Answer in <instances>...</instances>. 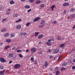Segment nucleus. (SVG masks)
<instances>
[{"label": "nucleus", "instance_id": "nucleus-1", "mask_svg": "<svg viewBox=\"0 0 75 75\" xmlns=\"http://www.w3.org/2000/svg\"><path fill=\"white\" fill-rule=\"evenodd\" d=\"M40 25L39 26V27H42L45 25V21L42 20L40 23Z\"/></svg>", "mask_w": 75, "mask_h": 75}, {"label": "nucleus", "instance_id": "nucleus-2", "mask_svg": "<svg viewBox=\"0 0 75 75\" xmlns=\"http://www.w3.org/2000/svg\"><path fill=\"white\" fill-rule=\"evenodd\" d=\"M20 67V65L19 64H16L14 65V68L16 69H18Z\"/></svg>", "mask_w": 75, "mask_h": 75}, {"label": "nucleus", "instance_id": "nucleus-3", "mask_svg": "<svg viewBox=\"0 0 75 75\" xmlns=\"http://www.w3.org/2000/svg\"><path fill=\"white\" fill-rule=\"evenodd\" d=\"M27 35V33H25V32H23L22 33H21L19 34V35L21 37H22V35L25 36V35Z\"/></svg>", "mask_w": 75, "mask_h": 75}, {"label": "nucleus", "instance_id": "nucleus-4", "mask_svg": "<svg viewBox=\"0 0 75 75\" xmlns=\"http://www.w3.org/2000/svg\"><path fill=\"white\" fill-rule=\"evenodd\" d=\"M59 49L58 48L54 49L53 50V53H54V54H57L59 52Z\"/></svg>", "mask_w": 75, "mask_h": 75}, {"label": "nucleus", "instance_id": "nucleus-5", "mask_svg": "<svg viewBox=\"0 0 75 75\" xmlns=\"http://www.w3.org/2000/svg\"><path fill=\"white\" fill-rule=\"evenodd\" d=\"M0 61H1V62H6V60L3 58L1 57L0 59Z\"/></svg>", "mask_w": 75, "mask_h": 75}, {"label": "nucleus", "instance_id": "nucleus-6", "mask_svg": "<svg viewBox=\"0 0 75 75\" xmlns=\"http://www.w3.org/2000/svg\"><path fill=\"white\" fill-rule=\"evenodd\" d=\"M56 38L57 40L60 41V40H61V38H62V37L61 36V35H58L57 36Z\"/></svg>", "mask_w": 75, "mask_h": 75}, {"label": "nucleus", "instance_id": "nucleus-7", "mask_svg": "<svg viewBox=\"0 0 75 75\" xmlns=\"http://www.w3.org/2000/svg\"><path fill=\"white\" fill-rule=\"evenodd\" d=\"M75 18V14H71L70 15L71 20H73Z\"/></svg>", "mask_w": 75, "mask_h": 75}, {"label": "nucleus", "instance_id": "nucleus-8", "mask_svg": "<svg viewBox=\"0 0 75 75\" xmlns=\"http://www.w3.org/2000/svg\"><path fill=\"white\" fill-rule=\"evenodd\" d=\"M40 19V18L39 17H37L33 19V21L34 22H36V21H37L38 20Z\"/></svg>", "mask_w": 75, "mask_h": 75}, {"label": "nucleus", "instance_id": "nucleus-9", "mask_svg": "<svg viewBox=\"0 0 75 75\" xmlns=\"http://www.w3.org/2000/svg\"><path fill=\"white\" fill-rule=\"evenodd\" d=\"M36 48H33L31 49V52H32L33 53H34V52H35V51H36Z\"/></svg>", "mask_w": 75, "mask_h": 75}, {"label": "nucleus", "instance_id": "nucleus-10", "mask_svg": "<svg viewBox=\"0 0 75 75\" xmlns=\"http://www.w3.org/2000/svg\"><path fill=\"white\" fill-rule=\"evenodd\" d=\"M69 5V4L68 3L65 2L63 4V6H68Z\"/></svg>", "mask_w": 75, "mask_h": 75}, {"label": "nucleus", "instance_id": "nucleus-11", "mask_svg": "<svg viewBox=\"0 0 75 75\" xmlns=\"http://www.w3.org/2000/svg\"><path fill=\"white\" fill-rule=\"evenodd\" d=\"M5 72V70H4L0 71V75H3L4 74Z\"/></svg>", "mask_w": 75, "mask_h": 75}, {"label": "nucleus", "instance_id": "nucleus-12", "mask_svg": "<svg viewBox=\"0 0 75 75\" xmlns=\"http://www.w3.org/2000/svg\"><path fill=\"white\" fill-rule=\"evenodd\" d=\"M21 28V26L20 25H17L16 27V29H20Z\"/></svg>", "mask_w": 75, "mask_h": 75}, {"label": "nucleus", "instance_id": "nucleus-13", "mask_svg": "<svg viewBox=\"0 0 75 75\" xmlns=\"http://www.w3.org/2000/svg\"><path fill=\"white\" fill-rule=\"evenodd\" d=\"M41 2V1L40 0H37L35 2V4H39Z\"/></svg>", "mask_w": 75, "mask_h": 75}, {"label": "nucleus", "instance_id": "nucleus-14", "mask_svg": "<svg viewBox=\"0 0 75 75\" xmlns=\"http://www.w3.org/2000/svg\"><path fill=\"white\" fill-rule=\"evenodd\" d=\"M48 65V61H45V67H47Z\"/></svg>", "mask_w": 75, "mask_h": 75}, {"label": "nucleus", "instance_id": "nucleus-15", "mask_svg": "<svg viewBox=\"0 0 75 75\" xmlns=\"http://www.w3.org/2000/svg\"><path fill=\"white\" fill-rule=\"evenodd\" d=\"M6 41L7 42L10 43V42H11V39H7L6 40Z\"/></svg>", "mask_w": 75, "mask_h": 75}, {"label": "nucleus", "instance_id": "nucleus-16", "mask_svg": "<svg viewBox=\"0 0 75 75\" xmlns=\"http://www.w3.org/2000/svg\"><path fill=\"white\" fill-rule=\"evenodd\" d=\"M45 44L46 45H47L48 46H51V43L46 42H45Z\"/></svg>", "mask_w": 75, "mask_h": 75}, {"label": "nucleus", "instance_id": "nucleus-17", "mask_svg": "<svg viewBox=\"0 0 75 75\" xmlns=\"http://www.w3.org/2000/svg\"><path fill=\"white\" fill-rule=\"evenodd\" d=\"M43 37V35H40L38 36V39H41V38H42Z\"/></svg>", "mask_w": 75, "mask_h": 75}, {"label": "nucleus", "instance_id": "nucleus-18", "mask_svg": "<svg viewBox=\"0 0 75 75\" xmlns=\"http://www.w3.org/2000/svg\"><path fill=\"white\" fill-rule=\"evenodd\" d=\"M51 41H54V38H51L48 40V42H50Z\"/></svg>", "mask_w": 75, "mask_h": 75}, {"label": "nucleus", "instance_id": "nucleus-19", "mask_svg": "<svg viewBox=\"0 0 75 75\" xmlns=\"http://www.w3.org/2000/svg\"><path fill=\"white\" fill-rule=\"evenodd\" d=\"M13 53H9L8 56V57L9 58H11L13 57Z\"/></svg>", "mask_w": 75, "mask_h": 75}, {"label": "nucleus", "instance_id": "nucleus-20", "mask_svg": "<svg viewBox=\"0 0 75 75\" xmlns=\"http://www.w3.org/2000/svg\"><path fill=\"white\" fill-rule=\"evenodd\" d=\"M10 36L11 37H15V33H13L10 35Z\"/></svg>", "mask_w": 75, "mask_h": 75}, {"label": "nucleus", "instance_id": "nucleus-21", "mask_svg": "<svg viewBox=\"0 0 75 75\" xmlns=\"http://www.w3.org/2000/svg\"><path fill=\"white\" fill-rule=\"evenodd\" d=\"M9 3L10 4H14V1L12 0L9 2Z\"/></svg>", "mask_w": 75, "mask_h": 75}, {"label": "nucleus", "instance_id": "nucleus-22", "mask_svg": "<svg viewBox=\"0 0 75 75\" xmlns=\"http://www.w3.org/2000/svg\"><path fill=\"white\" fill-rule=\"evenodd\" d=\"M67 65V63L66 62H64L63 64H62V66L64 67V66H66Z\"/></svg>", "mask_w": 75, "mask_h": 75}, {"label": "nucleus", "instance_id": "nucleus-23", "mask_svg": "<svg viewBox=\"0 0 75 75\" xmlns=\"http://www.w3.org/2000/svg\"><path fill=\"white\" fill-rule=\"evenodd\" d=\"M7 30V29L6 28H3L1 31V32H5Z\"/></svg>", "mask_w": 75, "mask_h": 75}, {"label": "nucleus", "instance_id": "nucleus-24", "mask_svg": "<svg viewBox=\"0 0 75 75\" xmlns=\"http://www.w3.org/2000/svg\"><path fill=\"white\" fill-rule=\"evenodd\" d=\"M30 7V6L29 5H26L25 6V8H29Z\"/></svg>", "mask_w": 75, "mask_h": 75}, {"label": "nucleus", "instance_id": "nucleus-25", "mask_svg": "<svg viewBox=\"0 0 75 75\" xmlns=\"http://www.w3.org/2000/svg\"><path fill=\"white\" fill-rule=\"evenodd\" d=\"M18 16V14L15 13L13 15V17H17Z\"/></svg>", "mask_w": 75, "mask_h": 75}, {"label": "nucleus", "instance_id": "nucleus-26", "mask_svg": "<svg viewBox=\"0 0 75 75\" xmlns=\"http://www.w3.org/2000/svg\"><path fill=\"white\" fill-rule=\"evenodd\" d=\"M10 47V46H6L4 47L5 50H7V48H9Z\"/></svg>", "mask_w": 75, "mask_h": 75}, {"label": "nucleus", "instance_id": "nucleus-27", "mask_svg": "<svg viewBox=\"0 0 75 75\" xmlns=\"http://www.w3.org/2000/svg\"><path fill=\"white\" fill-rule=\"evenodd\" d=\"M12 57L14 58H16V55L15 54H13L12 55Z\"/></svg>", "mask_w": 75, "mask_h": 75}, {"label": "nucleus", "instance_id": "nucleus-28", "mask_svg": "<svg viewBox=\"0 0 75 75\" xmlns=\"http://www.w3.org/2000/svg\"><path fill=\"white\" fill-rule=\"evenodd\" d=\"M74 11H75V10H74V8H71L70 10V11L71 12H74Z\"/></svg>", "mask_w": 75, "mask_h": 75}, {"label": "nucleus", "instance_id": "nucleus-29", "mask_svg": "<svg viewBox=\"0 0 75 75\" xmlns=\"http://www.w3.org/2000/svg\"><path fill=\"white\" fill-rule=\"evenodd\" d=\"M28 2L29 3H33L34 1V0H29Z\"/></svg>", "mask_w": 75, "mask_h": 75}, {"label": "nucleus", "instance_id": "nucleus-30", "mask_svg": "<svg viewBox=\"0 0 75 75\" xmlns=\"http://www.w3.org/2000/svg\"><path fill=\"white\" fill-rule=\"evenodd\" d=\"M4 36L5 37H8V36H9V34H8V33H6L4 35Z\"/></svg>", "mask_w": 75, "mask_h": 75}, {"label": "nucleus", "instance_id": "nucleus-31", "mask_svg": "<svg viewBox=\"0 0 75 75\" xmlns=\"http://www.w3.org/2000/svg\"><path fill=\"white\" fill-rule=\"evenodd\" d=\"M8 18H5L4 19H3L2 20V21L3 23H4V22H5L6 20H7V19H8Z\"/></svg>", "mask_w": 75, "mask_h": 75}, {"label": "nucleus", "instance_id": "nucleus-32", "mask_svg": "<svg viewBox=\"0 0 75 75\" xmlns=\"http://www.w3.org/2000/svg\"><path fill=\"white\" fill-rule=\"evenodd\" d=\"M59 73H60V72H59V71L57 70L56 72V75H58L59 74Z\"/></svg>", "mask_w": 75, "mask_h": 75}, {"label": "nucleus", "instance_id": "nucleus-33", "mask_svg": "<svg viewBox=\"0 0 75 75\" xmlns=\"http://www.w3.org/2000/svg\"><path fill=\"white\" fill-rule=\"evenodd\" d=\"M57 23V21H54L52 22V24L53 25H54V24H56Z\"/></svg>", "mask_w": 75, "mask_h": 75}, {"label": "nucleus", "instance_id": "nucleus-34", "mask_svg": "<svg viewBox=\"0 0 75 75\" xmlns=\"http://www.w3.org/2000/svg\"><path fill=\"white\" fill-rule=\"evenodd\" d=\"M64 45H65L64 44H61L60 45V47H61L62 48V47H64Z\"/></svg>", "mask_w": 75, "mask_h": 75}, {"label": "nucleus", "instance_id": "nucleus-35", "mask_svg": "<svg viewBox=\"0 0 75 75\" xmlns=\"http://www.w3.org/2000/svg\"><path fill=\"white\" fill-rule=\"evenodd\" d=\"M19 57H20V58H23V56L21 55V54H19Z\"/></svg>", "mask_w": 75, "mask_h": 75}, {"label": "nucleus", "instance_id": "nucleus-36", "mask_svg": "<svg viewBox=\"0 0 75 75\" xmlns=\"http://www.w3.org/2000/svg\"><path fill=\"white\" fill-rule=\"evenodd\" d=\"M30 60H31V62H34V59L33 58V57H31L30 59Z\"/></svg>", "mask_w": 75, "mask_h": 75}, {"label": "nucleus", "instance_id": "nucleus-37", "mask_svg": "<svg viewBox=\"0 0 75 75\" xmlns=\"http://www.w3.org/2000/svg\"><path fill=\"white\" fill-rule=\"evenodd\" d=\"M39 33H38V32H35V36H36V37H37V36L38 35Z\"/></svg>", "mask_w": 75, "mask_h": 75}, {"label": "nucleus", "instance_id": "nucleus-38", "mask_svg": "<svg viewBox=\"0 0 75 75\" xmlns=\"http://www.w3.org/2000/svg\"><path fill=\"white\" fill-rule=\"evenodd\" d=\"M65 68H64V67H62L61 69V71H64V70H65Z\"/></svg>", "mask_w": 75, "mask_h": 75}, {"label": "nucleus", "instance_id": "nucleus-39", "mask_svg": "<svg viewBox=\"0 0 75 75\" xmlns=\"http://www.w3.org/2000/svg\"><path fill=\"white\" fill-rule=\"evenodd\" d=\"M45 6V5H44V4H42L41 5H40V7L41 8H43V7Z\"/></svg>", "mask_w": 75, "mask_h": 75}, {"label": "nucleus", "instance_id": "nucleus-40", "mask_svg": "<svg viewBox=\"0 0 75 75\" xmlns=\"http://www.w3.org/2000/svg\"><path fill=\"white\" fill-rule=\"evenodd\" d=\"M22 21V20L21 19H20L19 20H18V21H16V23H18V22H19V21Z\"/></svg>", "mask_w": 75, "mask_h": 75}, {"label": "nucleus", "instance_id": "nucleus-41", "mask_svg": "<svg viewBox=\"0 0 75 75\" xmlns=\"http://www.w3.org/2000/svg\"><path fill=\"white\" fill-rule=\"evenodd\" d=\"M4 68V66L0 65V69H3Z\"/></svg>", "mask_w": 75, "mask_h": 75}, {"label": "nucleus", "instance_id": "nucleus-42", "mask_svg": "<svg viewBox=\"0 0 75 75\" xmlns=\"http://www.w3.org/2000/svg\"><path fill=\"white\" fill-rule=\"evenodd\" d=\"M47 50L48 51L47 52H50L51 51V50L49 49H47Z\"/></svg>", "mask_w": 75, "mask_h": 75}, {"label": "nucleus", "instance_id": "nucleus-43", "mask_svg": "<svg viewBox=\"0 0 75 75\" xmlns=\"http://www.w3.org/2000/svg\"><path fill=\"white\" fill-rule=\"evenodd\" d=\"M54 8H55V5H52L51 7V8H52V9Z\"/></svg>", "mask_w": 75, "mask_h": 75}, {"label": "nucleus", "instance_id": "nucleus-44", "mask_svg": "<svg viewBox=\"0 0 75 75\" xmlns=\"http://www.w3.org/2000/svg\"><path fill=\"white\" fill-rule=\"evenodd\" d=\"M38 54L39 55H41V54H42V52H41V51H40V52H38Z\"/></svg>", "mask_w": 75, "mask_h": 75}, {"label": "nucleus", "instance_id": "nucleus-45", "mask_svg": "<svg viewBox=\"0 0 75 75\" xmlns=\"http://www.w3.org/2000/svg\"><path fill=\"white\" fill-rule=\"evenodd\" d=\"M30 24V23L28 22L26 24V25L28 26Z\"/></svg>", "mask_w": 75, "mask_h": 75}, {"label": "nucleus", "instance_id": "nucleus-46", "mask_svg": "<svg viewBox=\"0 0 75 75\" xmlns=\"http://www.w3.org/2000/svg\"><path fill=\"white\" fill-rule=\"evenodd\" d=\"M50 59H52V58H53V56L52 55H50Z\"/></svg>", "mask_w": 75, "mask_h": 75}, {"label": "nucleus", "instance_id": "nucleus-47", "mask_svg": "<svg viewBox=\"0 0 75 75\" xmlns=\"http://www.w3.org/2000/svg\"><path fill=\"white\" fill-rule=\"evenodd\" d=\"M21 50H18L16 51V52H21Z\"/></svg>", "mask_w": 75, "mask_h": 75}, {"label": "nucleus", "instance_id": "nucleus-48", "mask_svg": "<svg viewBox=\"0 0 75 75\" xmlns=\"http://www.w3.org/2000/svg\"><path fill=\"white\" fill-rule=\"evenodd\" d=\"M31 11V9H30L29 10H28L27 12L28 13H29V12H30Z\"/></svg>", "mask_w": 75, "mask_h": 75}, {"label": "nucleus", "instance_id": "nucleus-49", "mask_svg": "<svg viewBox=\"0 0 75 75\" xmlns=\"http://www.w3.org/2000/svg\"><path fill=\"white\" fill-rule=\"evenodd\" d=\"M16 47H14L12 49V50H16Z\"/></svg>", "mask_w": 75, "mask_h": 75}, {"label": "nucleus", "instance_id": "nucleus-50", "mask_svg": "<svg viewBox=\"0 0 75 75\" xmlns=\"http://www.w3.org/2000/svg\"><path fill=\"white\" fill-rule=\"evenodd\" d=\"M67 13V11H64L63 12V13L64 14H65V13Z\"/></svg>", "mask_w": 75, "mask_h": 75}, {"label": "nucleus", "instance_id": "nucleus-51", "mask_svg": "<svg viewBox=\"0 0 75 75\" xmlns=\"http://www.w3.org/2000/svg\"><path fill=\"white\" fill-rule=\"evenodd\" d=\"M75 69V66H73L72 67V69Z\"/></svg>", "mask_w": 75, "mask_h": 75}, {"label": "nucleus", "instance_id": "nucleus-52", "mask_svg": "<svg viewBox=\"0 0 75 75\" xmlns=\"http://www.w3.org/2000/svg\"><path fill=\"white\" fill-rule=\"evenodd\" d=\"M34 62H35V64H37V61L35 60V61Z\"/></svg>", "mask_w": 75, "mask_h": 75}, {"label": "nucleus", "instance_id": "nucleus-53", "mask_svg": "<svg viewBox=\"0 0 75 75\" xmlns=\"http://www.w3.org/2000/svg\"><path fill=\"white\" fill-rule=\"evenodd\" d=\"M61 58V56H60L58 58L59 60H60V58Z\"/></svg>", "mask_w": 75, "mask_h": 75}, {"label": "nucleus", "instance_id": "nucleus-54", "mask_svg": "<svg viewBox=\"0 0 75 75\" xmlns=\"http://www.w3.org/2000/svg\"><path fill=\"white\" fill-rule=\"evenodd\" d=\"M75 28V25H74V26L72 28V29H74V28Z\"/></svg>", "mask_w": 75, "mask_h": 75}, {"label": "nucleus", "instance_id": "nucleus-55", "mask_svg": "<svg viewBox=\"0 0 75 75\" xmlns=\"http://www.w3.org/2000/svg\"><path fill=\"white\" fill-rule=\"evenodd\" d=\"M12 61H11L9 62V64H11V63H12Z\"/></svg>", "mask_w": 75, "mask_h": 75}, {"label": "nucleus", "instance_id": "nucleus-56", "mask_svg": "<svg viewBox=\"0 0 75 75\" xmlns=\"http://www.w3.org/2000/svg\"><path fill=\"white\" fill-rule=\"evenodd\" d=\"M8 11H11V9H10L9 8L7 9Z\"/></svg>", "mask_w": 75, "mask_h": 75}, {"label": "nucleus", "instance_id": "nucleus-57", "mask_svg": "<svg viewBox=\"0 0 75 75\" xmlns=\"http://www.w3.org/2000/svg\"><path fill=\"white\" fill-rule=\"evenodd\" d=\"M28 51H29V50H27L26 51V52H28Z\"/></svg>", "mask_w": 75, "mask_h": 75}, {"label": "nucleus", "instance_id": "nucleus-58", "mask_svg": "<svg viewBox=\"0 0 75 75\" xmlns=\"http://www.w3.org/2000/svg\"><path fill=\"white\" fill-rule=\"evenodd\" d=\"M58 69V67H56L55 68V70H57V69Z\"/></svg>", "mask_w": 75, "mask_h": 75}, {"label": "nucleus", "instance_id": "nucleus-59", "mask_svg": "<svg viewBox=\"0 0 75 75\" xmlns=\"http://www.w3.org/2000/svg\"><path fill=\"white\" fill-rule=\"evenodd\" d=\"M23 2H24L25 1V0H21Z\"/></svg>", "mask_w": 75, "mask_h": 75}, {"label": "nucleus", "instance_id": "nucleus-60", "mask_svg": "<svg viewBox=\"0 0 75 75\" xmlns=\"http://www.w3.org/2000/svg\"><path fill=\"white\" fill-rule=\"evenodd\" d=\"M71 51H72V52H74V50L72 49Z\"/></svg>", "mask_w": 75, "mask_h": 75}, {"label": "nucleus", "instance_id": "nucleus-61", "mask_svg": "<svg viewBox=\"0 0 75 75\" xmlns=\"http://www.w3.org/2000/svg\"><path fill=\"white\" fill-rule=\"evenodd\" d=\"M50 70L51 71H53V69H52V68H50Z\"/></svg>", "mask_w": 75, "mask_h": 75}, {"label": "nucleus", "instance_id": "nucleus-62", "mask_svg": "<svg viewBox=\"0 0 75 75\" xmlns=\"http://www.w3.org/2000/svg\"><path fill=\"white\" fill-rule=\"evenodd\" d=\"M1 45H3V43H0Z\"/></svg>", "mask_w": 75, "mask_h": 75}, {"label": "nucleus", "instance_id": "nucleus-63", "mask_svg": "<svg viewBox=\"0 0 75 75\" xmlns=\"http://www.w3.org/2000/svg\"><path fill=\"white\" fill-rule=\"evenodd\" d=\"M52 11H54V9L52 8Z\"/></svg>", "mask_w": 75, "mask_h": 75}, {"label": "nucleus", "instance_id": "nucleus-64", "mask_svg": "<svg viewBox=\"0 0 75 75\" xmlns=\"http://www.w3.org/2000/svg\"><path fill=\"white\" fill-rule=\"evenodd\" d=\"M49 75H52V74H49Z\"/></svg>", "mask_w": 75, "mask_h": 75}]
</instances>
